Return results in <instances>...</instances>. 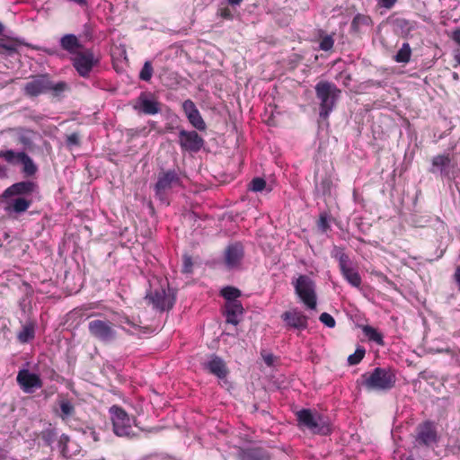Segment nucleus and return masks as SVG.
I'll return each mask as SVG.
<instances>
[{"label": "nucleus", "instance_id": "obj_1", "mask_svg": "<svg viewBox=\"0 0 460 460\" xmlns=\"http://www.w3.org/2000/svg\"><path fill=\"white\" fill-rule=\"evenodd\" d=\"M314 89L316 98L320 102L319 115L322 119H326L340 98L341 90L333 83L328 81L318 82Z\"/></svg>", "mask_w": 460, "mask_h": 460}, {"label": "nucleus", "instance_id": "obj_2", "mask_svg": "<svg viewBox=\"0 0 460 460\" xmlns=\"http://www.w3.org/2000/svg\"><path fill=\"white\" fill-rule=\"evenodd\" d=\"M67 89L68 86L66 82L54 83L48 75H40L24 85V93L30 97H36L48 92H50L53 96L58 97Z\"/></svg>", "mask_w": 460, "mask_h": 460}, {"label": "nucleus", "instance_id": "obj_3", "mask_svg": "<svg viewBox=\"0 0 460 460\" xmlns=\"http://www.w3.org/2000/svg\"><path fill=\"white\" fill-rule=\"evenodd\" d=\"M362 385L368 391H387L392 389L396 382L395 374L386 367H376L368 376L363 375Z\"/></svg>", "mask_w": 460, "mask_h": 460}, {"label": "nucleus", "instance_id": "obj_4", "mask_svg": "<svg viewBox=\"0 0 460 460\" xmlns=\"http://www.w3.org/2000/svg\"><path fill=\"white\" fill-rule=\"evenodd\" d=\"M112 429L116 436L127 438H134L138 436L132 423L134 420L129 417L127 411L118 405L110 408Z\"/></svg>", "mask_w": 460, "mask_h": 460}, {"label": "nucleus", "instance_id": "obj_5", "mask_svg": "<svg viewBox=\"0 0 460 460\" xmlns=\"http://www.w3.org/2000/svg\"><path fill=\"white\" fill-rule=\"evenodd\" d=\"M299 426L306 428L314 434L328 435L331 427L325 419L318 413H313L311 410L303 409L296 413Z\"/></svg>", "mask_w": 460, "mask_h": 460}, {"label": "nucleus", "instance_id": "obj_6", "mask_svg": "<svg viewBox=\"0 0 460 460\" xmlns=\"http://www.w3.org/2000/svg\"><path fill=\"white\" fill-rule=\"evenodd\" d=\"M439 441L437 426L434 421L425 420L416 427L413 439V447L430 448Z\"/></svg>", "mask_w": 460, "mask_h": 460}, {"label": "nucleus", "instance_id": "obj_7", "mask_svg": "<svg viewBox=\"0 0 460 460\" xmlns=\"http://www.w3.org/2000/svg\"><path fill=\"white\" fill-rule=\"evenodd\" d=\"M90 335L100 342L111 344L117 340L115 324L106 319H94L88 323Z\"/></svg>", "mask_w": 460, "mask_h": 460}, {"label": "nucleus", "instance_id": "obj_8", "mask_svg": "<svg viewBox=\"0 0 460 460\" xmlns=\"http://www.w3.org/2000/svg\"><path fill=\"white\" fill-rule=\"evenodd\" d=\"M332 255L339 261V266L342 276L353 287L359 288L361 285V277L358 270L352 267V263L349 256L344 252L343 249L334 246Z\"/></svg>", "mask_w": 460, "mask_h": 460}, {"label": "nucleus", "instance_id": "obj_9", "mask_svg": "<svg viewBox=\"0 0 460 460\" xmlns=\"http://www.w3.org/2000/svg\"><path fill=\"white\" fill-rule=\"evenodd\" d=\"M0 158L11 165H22V172L26 176H32L38 168L33 160L23 151L16 152L13 149L1 150Z\"/></svg>", "mask_w": 460, "mask_h": 460}, {"label": "nucleus", "instance_id": "obj_10", "mask_svg": "<svg viewBox=\"0 0 460 460\" xmlns=\"http://www.w3.org/2000/svg\"><path fill=\"white\" fill-rule=\"evenodd\" d=\"M296 295L310 309L316 307V294L314 282L307 275H300L294 283Z\"/></svg>", "mask_w": 460, "mask_h": 460}, {"label": "nucleus", "instance_id": "obj_11", "mask_svg": "<svg viewBox=\"0 0 460 460\" xmlns=\"http://www.w3.org/2000/svg\"><path fill=\"white\" fill-rule=\"evenodd\" d=\"M146 298L156 310L160 312L172 309L175 302L173 291L170 288L165 289L162 287L148 293Z\"/></svg>", "mask_w": 460, "mask_h": 460}, {"label": "nucleus", "instance_id": "obj_12", "mask_svg": "<svg viewBox=\"0 0 460 460\" xmlns=\"http://www.w3.org/2000/svg\"><path fill=\"white\" fill-rule=\"evenodd\" d=\"M99 62V58L95 57L92 50L87 49L76 53L73 59V66L81 76L87 77L93 67L98 65Z\"/></svg>", "mask_w": 460, "mask_h": 460}, {"label": "nucleus", "instance_id": "obj_13", "mask_svg": "<svg viewBox=\"0 0 460 460\" xmlns=\"http://www.w3.org/2000/svg\"><path fill=\"white\" fill-rule=\"evenodd\" d=\"M455 167L456 164L452 163L449 154L438 155L431 160L429 172L433 174L439 173L442 178L451 180L455 178L452 171Z\"/></svg>", "mask_w": 460, "mask_h": 460}, {"label": "nucleus", "instance_id": "obj_14", "mask_svg": "<svg viewBox=\"0 0 460 460\" xmlns=\"http://www.w3.org/2000/svg\"><path fill=\"white\" fill-rule=\"evenodd\" d=\"M181 184V179L174 170H169L159 173L157 181L155 185V195L163 200L167 190L173 186Z\"/></svg>", "mask_w": 460, "mask_h": 460}, {"label": "nucleus", "instance_id": "obj_15", "mask_svg": "<svg viewBox=\"0 0 460 460\" xmlns=\"http://www.w3.org/2000/svg\"><path fill=\"white\" fill-rule=\"evenodd\" d=\"M204 143V139L195 130L181 129L179 131V145L183 151L198 153Z\"/></svg>", "mask_w": 460, "mask_h": 460}, {"label": "nucleus", "instance_id": "obj_16", "mask_svg": "<svg viewBox=\"0 0 460 460\" xmlns=\"http://www.w3.org/2000/svg\"><path fill=\"white\" fill-rule=\"evenodd\" d=\"M38 190V185L36 182L31 181H22L12 184L10 187L4 190L1 195L2 199H8L15 196L25 197L36 192Z\"/></svg>", "mask_w": 460, "mask_h": 460}, {"label": "nucleus", "instance_id": "obj_17", "mask_svg": "<svg viewBox=\"0 0 460 460\" xmlns=\"http://www.w3.org/2000/svg\"><path fill=\"white\" fill-rule=\"evenodd\" d=\"M16 381L22 391L27 394H32L36 389H40L43 385L40 376L31 373L28 369L20 370Z\"/></svg>", "mask_w": 460, "mask_h": 460}, {"label": "nucleus", "instance_id": "obj_18", "mask_svg": "<svg viewBox=\"0 0 460 460\" xmlns=\"http://www.w3.org/2000/svg\"><path fill=\"white\" fill-rule=\"evenodd\" d=\"M149 95V93H141L134 109L140 110L143 113L147 115L157 114L161 111L160 103L154 99H150Z\"/></svg>", "mask_w": 460, "mask_h": 460}, {"label": "nucleus", "instance_id": "obj_19", "mask_svg": "<svg viewBox=\"0 0 460 460\" xmlns=\"http://www.w3.org/2000/svg\"><path fill=\"white\" fill-rule=\"evenodd\" d=\"M281 318L288 326L295 329L305 330L308 325L307 317L303 313L296 310L283 313Z\"/></svg>", "mask_w": 460, "mask_h": 460}, {"label": "nucleus", "instance_id": "obj_20", "mask_svg": "<svg viewBox=\"0 0 460 460\" xmlns=\"http://www.w3.org/2000/svg\"><path fill=\"white\" fill-rule=\"evenodd\" d=\"M224 315L227 323L237 325L243 314V307L241 302H226Z\"/></svg>", "mask_w": 460, "mask_h": 460}, {"label": "nucleus", "instance_id": "obj_21", "mask_svg": "<svg viewBox=\"0 0 460 460\" xmlns=\"http://www.w3.org/2000/svg\"><path fill=\"white\" fill-rule=\"evenodd\" d=\"M243 257V247L241 243L230 244L226 250V263L228 268L237 267Z\"/></svg>", "mask_w": 460, "mask_h": 460}, {"label": "nucleus", "instance_id": "obj_22", "mask_svg": "<svg viewBox=\"0 0 460 460\" xmlns=\"http://www.w3.org/2000/svg\"><path fill=\"white\" fill-rule=\"evenodd\" d=\"M6 202V207L4 210L8 213L14 212L16 214H21L25 212L31 205V200L28 199L25 197H17V198H10L8 199H4Z\"/></svg>", "mask_w": 460, "mask_h": 460}, {"label": "nucleus", "instance_id": "obj_23", "mask_svg": "<svg viewBox=\"0 0 460 460\" xmlns=\"http://www.w3.org/2000/svg\"><path fill=\"white\" fill-rule=\"evenodd\" d=\"M208 371L217 376L218 378H225L227 375V368L223 359L216 355L212 356L211 359L205 364Z\"/></svg>", "mask_w": 460, "mask_h": 460}, {"label": "nucleus", "instance_id": "obj_24", "mask_svg": "<svg viewBox=\"0 0 460 460\" xmlns=\"http://www.w3.org/2000/svg\"><path fill=\"white\" fill-rule=\"evenodd\" d=\"M60 46L64 50L71 54L76 53V50L80 49L82 46L74 34H66L60 39Z\"/></svg>", "mask_w": 460, "mask_h": 460}, {"label": "nucleus", "instance_id": "obj_25", "mask_svg": "<svg viewBox=\"0 0 460 460\" xmlns=\"http://www.w3.org/2000/svg\"><path fill=\"white\" fill-rule=\"evenodd\" d=\"M240 457L241 460H269V456L261 448H248L243 450Z\"/></svg>", "mask_w": 460, "mask_h": 460}, {"label": "nucleus", "instance_id": "obj_26", "mask_svg": "<svg viewBox=\"0 0 460 460\" xmlns=\"http://www.w3.org/2000/svg\"><path fill=\"white\" fill-rule=\"evenodd\" d=\"M35 336V325L29 323L22 326V330L17 334V339L21 343H27L33 340Z\"/></svg>", "mask_w": 460, "mask_h": 460}, {"label": "nucleus", "instance_id": "obj_27", "mask_svg": "<svg viewBox=\"0 0 460 460\" xmlns=\"http://www.w3.org/2000/svg\"><path fill=\"white\" fill-rule=\"evenodd\" d=\"M411 49L410 47V44L407 42H404L400 49L397 51V53L394 56V60L397 63H408L411 59Z\"/></svg>", "mask_w": 460, "mask_h": 460}, {"label": "nucleus", "instance_id": "obj_28", "mask_svg": "<svg viewBox=\"0 0 460 460\" xmlns=\"http://www.w3.org/2000/svg\"><path fill=\"white\" fill-rule=\"evenodd\" d=\"M370 22H371V19L369 16L361 14V13H358L357 15L354 16V18L351 22L350 29L354 32H358L360 31L361 26H364V25L367 26V25H369Z\"/></svg>", "mask_w": 460, "mask_h": 460}, {"label": "nucleus", "instance_id": "obj_29", "mask_svg": "<svg viewBox=\"0 0 460 460\" xmlns=\"http://www.w3.org/2000/svg\"><path fill=\"white\" fill-rule=\"evenodd\" d=\"M395 26L400 31L402 37L407 38L411 31L415 28L414 23L405 19H397L395 21Z\"/></svg>", "mask_w": 460, "mask_h": 460}, {"label": "nucleus", "instance_id": "obj_30", "mask_svg": "<svg viewBox=\"0 0 460 460\" xmlns=\"http://www.w3.org/2000/svg\"><path fill=\"white\" fill-rule=\"evenodd\" d=\"M222 296L226 302H240L237 298L241 296V291L234 287H226L221 290Z\"/></svg>", "mask_w": 460, "mask_h": 460}, {"label": "nucleus", "instance_id": "obj_31", "mask_svg": "<svg viewBox=\"0 0 460 460\" xmlns=\"http://www.w3.org/2000/svg\"><path fill=\"white\" fill-rule=\"evenodd\" d=\"M363 332L370 341H373L380 345L384 344L383 335L374 327L366 325L363 327Z\"/></svg>", "mask_w": 460, "mask_h": 460}, {"label": "nucleus", "instance_id": "obj_32", "mask_svg": "<svg viewBox=\"0 0 460 460\" xmlns=\"http://www.w3.org/2000/svg\"><path fill=\"white\" fill-rule=\"evenodd\" d=\"M189 122L197 128L198 130L203 131L206 129L207 126L202 119L199 111L187 117Z\"/></svg>", "mask_w": 460, "mask_h": 460}, {"label": "nucleus", "instance_id": "obj_33", "mask_svg": "<svg viewBox=\"0 0 460 460\" xmlns=\"http://www.w3.org/2000/svg\"><path fill=\"white\" fill-rule=\"evenodd\" d=\"M332 187V181L330 175L322 178L320 184L316 183L317 191H321L323 195L330 194Z\"/></svg>", "mask_w": 460, "mask_h": 460}, {"label": "nucleus", "instance_id": "obj_34", "mask_svg": "<svg viewBox=\"0 0 460 460\" xmlns=\"http://www.w3.org/2000/svg\"><path fill=\"white\" fill-rule=\"evenodd\" d=\"M62 419L72 416L75 412L74 405L68 400H62L59 403Z\"/></svg>", "mask_w": 460, "mask_h": 460}, {"label": "nucleus", "instance_id": "obj_35", "mask_svg": "<svg viewBox=\"0 0 460 460\" xmlns=\"http://www.w3.org/2000/svg\"><path fill=\"white\" fill-rule=\"evenodd\" d=\"M153 66L150 61H146L140 73L139 78L145 82L150 81L153 75Z\"/></svg>", "mask_w": 460, "mask_h": 460}, {"label": "nucleus", "instance_id": "obj_36", "mask_svg": "<svg viewBox=\"0 0 460 460\" xmlns=\"http://www.w3.org/2000/svg\"><path fill=\"white\" fill-rule=\"evenodd\" d=\"M366 350L362 347H358L356 351L348 357V363L349 365L358 364L364 358Z\"/></svg>", "mask_w": 460, "mask_h": 460}, {"label": "nucleus", "instance_id": "obj_37", "mask_svg": "<svg viewBox=\"0 0 460 460\" xmlns=\"http://www.w3.org/2000/svg\"><path fill=\"white\" fill-rule=\"evenodd\" d=\"M266 187V181L262 178L257 177L250 182V190L255 192L261 191Z\"/></svg>", "mask_w": 460, "mask_h": 460}, {"label": "nucleus", "instance_id": "obj_38", "mask_svg": "<svg viewBox=\"0 0 460 460\" xmlns=\"http://www.w3.org/2000/svg\"><path fill=\"white\" fill-rule=\"evenodd\" d=\"M57 433L51 429H45L41 433V438L47 446H50L54 442Z\"/></svg>", "mask_w": 460, "mask_h": 460}, {"label": "nucleus", "instance_id": "obj_39", "mask_svg": "<svg viewBox=\"0 0 460 460\" xmlns=\"http://www.w3.org/2000/svg\"><path fill=\"white\" fill-rule=\"evenodd\" d=\"M182 109L186 115V117L195 113L199 110L197 109L195 103L191 100H186L182 103Z\"/></svg>", "mask_w": 460, "mask_h": 460}, {"label": "nucleus", "instance_id": "obj_40", "mask_svg": "<svg viewBox=\"0 0 460 460\" xmlns=\"http://www.w3.org/2000/svg\"><path fill=\"white\" fill-rule=\"evenodd\" d=\"M30 133H31V131H24L18 136L19 143L24 147H31L32 146V140L30 137Z\"/></svg>", "mask_w": 460, "mask_h": 460}, {"label": "nucleus", "instance_id": "obj_41", "mask_svg": "<svg viewBox=\"0 0 460 460\" xmlns=\"http://www.w3.org/2000/svg\"><path fill=\"white\" fill-rule=\"evenodd\" d=\"M69 442V437L63 434L59 438L58 445L61 450V454L64 457L68 456L67 443Z\"/></svg>", "mask_w": 460, "mask_h": 460}, {"label": "nucleus", "instance_id": "obj_42", "mask_svg": "<svg viewBox=\"0 0 460 460\" xmlns=\"http://www.w3.org/2000/svg\"><path fill=\"white\" fill-rule=\"evenodd\" d=\"M319 320L329 328H333L336 323L334 318L328 313L321 314Z\"/></svg>", "mask_w": 460, "mask_h": 460}, {"label": "nucleus", "instance_id": "obj_43", "mask_svg": "<svg viewBox=\"0 0 460 460\" xmlns=\"http://www.w3.org/2000/svg\"><path fill=\"white\" fill-rule=\"evenodd\" d=\"M193 262L191 256L185 254L182 259V272L183 273H191L192 272Z\"/></svg>", "mask_w": 460, "mask_h": 460}, {"label": "nucleus", "instance_id": "obj_44", "mask_svg": "<svg viewBox=\"0 0 460 460\" xmlns=\"http://www.w3.org/2000/svg\"><path fill=\"white\" fill-rule=\"evenodd\" d=\"M318 228L323 232L325 233L329 228L330 225L328 222V217L326 214H321L319 220L317 222Z\"/></svg>", "mask_w": 460, "mask_h": 460}, {"label": "nucleus", "instance_id": "obj_45", "mask_svg": "<svg viewBox=\"0 0 460 460\" xmlns=\"http://www.w3.org/2000/svg\"><path fill=\"white\" fill-rule=\"evenodd\" d=\"M334 40L332 36H325L320 42V49L324 51L330 50L333 47Z\"/></svg>", "mask_w": 460, "mask_h": 460}, {"label": "nucleus", "instance_id": "obj_46", "mask_svg": "<svg viewBox=\"0 0 460 460\" xmlns=\"http://www.w3.org/2000/svg\"><path fill=\"white\" fill-rule=\"evenodd\" d=\"M17 51V48L14 44L0 42V53H7L12 55Z\"/></svg>", "mask_w": 460, "mask_h": 460}, {"label": "nucleus", "instance_id": "obj_47", "mask_svg": "<svg viewBox=\"0 0 460 460\" xmlns=\"http://www.w3.org/2000/svg\"><path fill=\"white\" fill-rule=\"evenodd\" d=\"M66 146L69 147L79 146L80 145V136L78 133L75 132L66 137Z\"/></svg>", "mask_w": 460, "mask_h": 460}, {"label": "nucleus", "instance_id": "obj_48", "mask_svg": "<svg viewBox=\"0 0 460 460\" xmlns=\"http://www.w3.org/2000/svg\"><path fill=\"white\" fill-rule=\"evenodd\" d=\"M379 7L391 9L396 4L397 0H376Z\"/></svg>", "mask_w": 460, "mask_h": 460}, {"label": "nucleus", "instance_id": "obj_49", "mask_svg": "<svg viewBox=\"0 0 460 460\" xmlns=\"http://www.w3.org/2000/svg\"><path fill=\"white\" fill-rule=\"evenodd\" d=\"M262 355V358H263V360L264 362L266 363L267 366H272L273 363H274V356L270 353H268V354H261Z\"/></svg>", "mask_w": 460, "mask_h": 460}, {"label": "nucleus", "instance_id": "obj_50", "mask_svg": "<svg viewBox=\"0 0 460 460\" xmlns=\"http://www.w3.org/2000/svg\"><path fill=\"white\" fill-rule=\"evenodd\" d=\"M451 39L460 45V29H456L452 32Z\"/></svg>", "mask_w": 460, "mask_h": 460}, {"label": "nucleus", "instance_id": "obj_51", "mask_svg": "<svg viewBox=\"0 0 460 460\" xmlns=\"http://www.w3.org/2000/svg\"><path fill=\"white\" fill-rule=\"evenodd\" d=\"M89 436L94 442H98L100 440L98 433L93 429H89Z\"/></svg>", "mask_w": 460, "mask_h": 460}, {"label": "nucleus", "instance_id": "obj_52", "mask_svg": "<svg viewBox=\"0 0 460 460\" xmlns=\"http://www.w3.org/2000/svg\"><path fill=\"white\" fill-rule=\"evenodd\" d=\"M7 177V169L0 164V179H4Z\"/></svg>", "mask_w": 460, "mask_h": 460}, {"label": "nucleus", "instance_id": "obj_53", "mask_svg": "<svg viewBox=\"0 0 460 460\" xmlns=\"http://www.w3.org/2000/svg\"><path fill=\"white\" fill-rule=\"evenodd\" d=\"M455 279H456V282L458 283L459 289H460V266L457 267V269L456 270Z\"/></svg>", "mask_w": 460, "mask_h": 460}, {"label": "nucleus", "instance_id": "obj_54", "mask_svg": "<svg viewBox=\"0 0 460 460\" xmlns=\"http://www.w3.org/2000/svg\"><path fill=\"white\" fill-rule=\"evenodd\" d=\"M243 0H227L228 4L231 5H239Z\"/></svg>", "mask_w": 460, "mask_h": 460}, {"label": "nucleus", "instance_id": "obj_55", "mask_svg": "<svg viewBox=\"0 0 460 460\" xmlns=\"http://www.w3.org/2000/svg\"><path fill=\"white\" fill-rule=\"evenodd\" d=\"M125 323H128V325L134 327V328H137L138 327L137 325L133 323L128 317L125 318Z\"/></svg>", "mask_w": 460, "mask_h": 460}, {"label": "nucleus", "instance_id": "obj_56", "mask_svg": "<svg viewBox=\"0 0 460 460\" xmlns=\"http://www.w3.org/2000/svg\"><path fill=\"white\" fill-rule=\"evenodd\" d=\"M455 59L457 62V64L460 65V51H457V53L455 55Z\"/></svg>", "mask_w": 460, "mask_h": 460}, {"label": "nucleus", "instance_id": "obj_57", "mask_svg": "<svg viewBox=\"0 0 460 460\" xmlns=\"http://www.w3.org/2000/svg\"><path fill=\"white\" fill-rule=\"evenodd\" d=\"M222 16H224V17H226V18H230V17H231L230 12H229V11H225V12L222 13Z\"/></svg>", "mask_w": 460, "mask_h": 460}, {"label": "nucleus", "instance_id": "obj_58", "mask_svg": "<svg viewBox=\"0 0 460 460\" xmlns=\"http://www.w3.org/2000/svg\"><path fill=\"white\" fill-rule=\"evenodd\" d=\"M452 77H453V79H454L455 81H458V80H459V75H458V74H457L456 72H454V73L452 74Z\"/></svg>", "mask_w": 460, "mask_h": 460}, {"label": "nucleus", "instance_id": "obj_59", "mask_svg": "<svg viewBox=\"0 0 460 460\" xmlns=\"http://www.w3.org/2000/svg\"><path fill=\"white\" fill-rule=\"evenodd\" d=\"M4 25L0 22V34L4 31Z\"/></svg>", "mask_w": 460, "mask_h": 460}, {"label": "nucleus", "instance_id": "obj_60", "mask_svg": "<svg viewBox=\"0 0 460 460\" xmlns=\"http://www.w3.org/2000/svg\"><path fill=\"white\" fill-rule=\"evenodd\" d=\"M405 460H415V459L413 458V456H411L406 457Z\"/></svg>", "mask_w": 460, "mask_h": 460}, {"label": "nucleus", "instance_id": "obj_61", "mask_svg": "<svg viewBox=\"0 0 460 460\" xmlns=\"http://www.w3.org/2000/svg\"><path fill=\"white\" fill-rule=\"evenodd\" d=\"M126 332L131 333L128 330H126L124 327H121Z\"/></svg>", "mask_w": 460, "mask_h": 460}, {"label": "nucleus", "instance_id": "obj_62", "mask_svg": "<svg viewBox=\"0 0 460 460\" xmlns=\"http://www.w3.org/2000/svg\"><path fill=\"white\" fill-rule=\"evenodd\" d=\"M168 130H172L173 128L172 127H167L166 128Z\"/></svg>", "mask_w": 460, "mask_h": 460}]
</instances>
